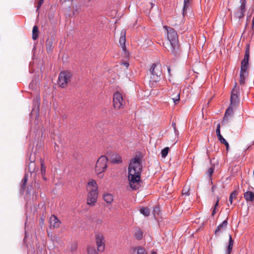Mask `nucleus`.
Masks as SVG:
<instances>
[{"label":"nucleus","mask_w":254,"mask_h":254,"mask_svg":"<svg viewBox=\"0 0 254 254\" xmlns=\"http://www.w3.org/2000/svg\"><path fill=\"white\" fill-rule=\"evenodd\" d=\"M141 159L139 158H134L130 161L128 169L129 185L132 190H138L141 187Z\"/></svg>","instance_id":"obj_1"},{"label":"nucleus","mask_w":254,"mask_h":254,"mask_svg":"<svg viewBox=\"0 0 254 254\" xmlns=\"http://www.w3.org/2000/svg\"><path fill=\"white\" fill-rule=\"evenodd\" d=\"M164 28L167 30V38L169 43H167L165 48L172 54L176 55L179 49L178 36L177 32L172 28L164 26Z\"/></svg>","instance_id":"obj_2"},{"label":"nucleus","mask_w":254,"mask_h":254,"mask_svg":"<svg viewBox=\"0 0 254 254\" xmlns=\"http://www.w3.org/2000/svg\"><path fill=\"white\" fill-rule=\"evenodd\" d=\"M250 46L247 44L246 48L245 54L244 59L241 62L240 84L241 85H244L245 79L248 75V69L249 60L250 58Z\"/></svg>","instance_id":"obj_3"},{"label":"nucleus","mask_w":254,"mask_h":254,"mask_svg":"<svg viewBox=\"0 0 254 254\" xmlns=\"http://www.w3.org/2000/svg\"><path fill=\"white\" fill-rule=\"evenodd\" d=\"M151 73L149 82L152 86L161 79V75L162 74V65L160 64H153L150 68Z\"/></svg>","instance_id":"obj_4"},{"label":"nucleus","mask_w":254,"mask_h":254,"mask_svg":"<svg viewBox=\"0 0 254 254\" xmlns=\"http://www.w3.org/2000/svg\"><path fill=\"white\" fill-rule=\"evenodd\" d=\"M108 158L105 156H101L97 161L95 166V172L99 178L103 177V172L107 168Z\"/></svg>","instance_id":"obj_5"},{"label":"nucleus","mask_w":254,"mask_h":254,"mask_svg":"<svg viewBox=\"0 0 254 254\" xmlns=\"http://www.w3.org/2000/svg\"><path fill=\"white\" fill-rule=\"evenodd\" d=\"M72 74L68 71H64L60 72L58 78V84L62 88H65L70 82Z\"/></svg>","instance_id":"obj_6"},{"label":"nucleus","mask_w":254,"mask_h":254,"mask_svg":"<svg viewBox=\"0 0 254 254\" xmlns=\"http://www.w3.org/2000/svg\"><path fill=\"white\" fill-rule=\"evenodd\" d=\"M95 239L98 251L100 253L104 252L105 248V240L103 235L100 233H96Z\"/></svg>","instance_id":"obj_7"},{"label":"nucleus","mask_w":254,"mask_h":254,"mask_svg":"<svg viewBox=\"0 0 254 254\" xmlns=\"http://www.w3.org/2000/svg\"><path fill=\"white\" fill-rule=\"evenodd\" d=\"M113 103L116 109H120L124 108L125 102L123 99L122 95L119 92H116L114 93Z\"/></svg>","instance_id":"obj_8"},{"label":"nucleus","mask_w":254,"mask_h":254,"mask_svg":"<svg viewBox=\"0 0 254 254\" xmlns=\"http://www.w3.org/2000/svg\"><path fill=\"white\" fill-rule=\"evenodd\" d=\"M239 87L237 86V83L232 91L230 98V105L237 106L239 102V98L238 96Z\"/></svg>","instance_id":"obj_9"},{"label":"nucleus","mask_w":254,"mask_h":254,"mask_svg":"<svg viewBox=\"0 0 254 254\" xmlns=\"http://www.w3.org/2000/svg\"><path fill=\"white\" fill-rule=\"evenodd\" d=\"M241 5L237 7L234 12L236 18H241L244 17L246 11V0H240Z\"/></svg>","instance_id":"obj_10"},{"label":"nucleus","mask_w":254,"mask_h":254,"mask_svg":"<svg viewBox=\"0 0 254 254\" xmlns=\"http://www.w3.org/2000/svg\"><path fill=\"white\" fill-rule=\"evenodd\" d=\"M98 192L97 190H89V194L87 196V203L90 205H94L96 202Z\"/></svg>","instance_id":"obj_11"},{"label":"nucleus","mask_w":254,"mask_h":254,"mask_svg":"<svg viewBox=\"0 0 254 254\" xmlns=\"http://www.w3.org/2000/svg\"><path fill=\"white\" fill-rule=\"evenodd\" d=\"M236 107V106L230 105L229 107L226 110L223 120L222 122L223 125H225L228 124L229 120L231 119L233 114V110Z\"/></svg>","instance_id":"obj_12"},{"label":"nucleus","mask_w":254,"mask_h":254,"mask_svg":"<svg viewBox=\"0 0 254 254\" xmlns=\"http://www.w3.org/2000/svg\"><path fill=\"white\" fill-rule=\"evenodd\" d=\"M227 219L228 218L224 220L222 222V223H221L218 226V227H217L215 231V235H218L219 233L222 232V231H224L226 229L228 225Z\"/></svg>","instance_id":"obj_13"},{"label":"nucleus","mask_w":254,"mask_h":254,"mask_svg":"<svg viewBox=\"0 0 254 254\" xmlns=\"http://www.w3.org/2000/svg\"><path fill=\"white\" fill-rule=\"evenodd\" d=\"M50 223L51 226L58 228L60 227L61 223L58 218L55 215H53L51 216L50 218Z\"/></svg>","instance_id":"obj_14"},{"label":"nucleus","mask_w":254,"mask_h":254,"mask_svg":"<svg viewBox=\"0 0 254 254\" xmlns=\"http://www.w3.org/2000/svg\"><path fill=\"white\" fill-rule=\"evenodd\" d=\"M126 31L122 30L121 33V37L119 40L120 45L124 51H126Z\"/></svg>","instance_id":"obj_15"},{"label":"nucleus","mask_w":254,"mask_h":254,"mask_svg":"<svg viewBox=\"0 0 254 254\" xmlns=\"http://www.w3.org/2000/svg\"><path fill=\"white\" fill-rule=\"evenodd\" d=\"M244 197L247 201H253L254 200V192L248 191L245 192Z\"/></svg>","instance_id":"obj_16"},{"label":"nucleus","mask_w":254,"mask_h":254,"mask_svg":"<svg viewBox=\"0 0 254 254\" xmlns=\"http://www.w3.org/2000/svg\"><path fill=\"white\" fill-rule=\"evenodd\" d=\"M110 161L113 163H120L122 162L121 157L117 154H115L112 155L110 158Z\"/></svg>","instance_id":"obj_17"},{"label":"nucleus","mask_w":254,"mask_h":254,"mask_svg":"<svg viewBox=\"0 0 254 254\" xmlns=\"http://www.w3.org/2000/svg\"><path fill=\"white\" fill-rule=\"evenodd\" d=\"M103 198L104 200L109 204H111L114 200V196L110 193L104 194Z\"/></svg>","instance_id":"obj_18"},{"label":"nucleus","mask_w":254,"mask_h":254,"mask_svg":"<svg viewBox=\"0 0 254 254\" xmlns=\"http://www.w3.org/2000/svg\"><path fill=\"white\" fill-rule=\"evenodd\" d=\"M192 0H184V7H183V14L185 15V14L187 12V10L190 5L192 2Z\"/></svg>","instance_id":"obj_19"},{"label":"nucleus","mask_w":254,"mask_h":254,"mask_svg":"<svg viewBox=\"0 0 254 254\" xmlns=\"http://www.w3.org/2000/svg\"><path fill=\"white\" fill-rule=\"evenodd\" d=\"M216 134L218 137V138L219 140L221 142V143H222L223 141H225V139L223 138L222 135L220 133V124H218L216 128Z\"/></svg>","instance_id":"obj_20"},{"label":"nucleus","mask_w":254,"mask_h":254,"mask_svg":"<svg viewBox=\"0 0 254 254\" xmlns=\"http://www.w3.org/2000/svg\"><path fill=\"white\" fill-rule=\"evenodd\" d=\"M229 245L227 247V253L228 254H230L232 252L233 246L234 244V241L232 239V236L231 235H229Z\"/></svg>","instance_id":"obj_21"},{"label":"nucleus","mask_w":254,"mask_h":254,"mask_svg":"<svg viewBox=\"0 0 254 254\" xmlns=\"http://www.w3.org/2000/svg\"><path fill=\"white\" fill-rule=\"evenodd\" d=\"M134 236L136 239L138 240H140L142 238L143 233L139 228H136L135 229Z\"/></svg>","instance_id":"obj_22"},{"label":"nucleus","mask_w":254,"mask_h":254,"mask_svg":"<svg viewBox=\"0 0 254 254\" xmlns=\"http://www.w3.org/2000/svg\"><path fill=\"white\" fill-rule=\"evenodd\" d=\"M39 36L38 27L37 26H34L32 30V39L34 40H36Z\"/></svg>","instance_id":"obj_23"},{"label":"nucleus","mask_w":254,"mask_h":254,"mask_svg":"<svg viewBox=\"0 0 254 254\" xmlns=\"http://www.w3.org/2000/svg\"><path fill=\"white\" fill-rule=\"evenodd\" d=\"M46 50L48 53L51 52L53 50V42L52 40H47L46 43Z\"/></svg>","instance_id":"obj_24"},{"label":"nucleus","mask_w":254,"mask_h":254,"mask_svg":"<svg viewBox=\"0 0 254 254\" xmlns=\"http://www.w3.org/2000/svg\"><path fill=\"white\" fill-rule=\"evenodd\" d=\"M140 212L145 216H148L150 215V211L147 207H143L140 209Z\"/></svg>","instance_id":"obj_25"},{"label":"nucleus","mask_w":254,"mask_h":254,"mask_svg":"<svg viewBox=\"0 0 254 254\" xmlns=\"http://www.w3.org/2000/svg\"><path fill=\"white\" fill-rule=\"evenodd\" d=\"M88 185L89 187H91L92 188L91 189H90V190H98L97 184L96 183V182L95 180H92L89 181L88 183Z\"/></svg>","instance_id":"obj_26"},{"label":"nucleus","mask_w":254,"mask_h":254,"mask_svg":"<svg viewBox=\"0 0 254 254\" xmlns=\"http://www.w3.org/2000/svg\"><path fill=\"white\" fill-rule=\"evenodd\" d=\"M87 254H99L93 246H88L87 248Z\"/></svg>","instance_id":"obj_27"},{"label":"nucleus","mask_w":254,"mask_h":254,"mask_svg":"<svg viewBox=\"0 0 254 254\" xmlns=\"http://www.w3.org/2000/svg\"><path fill=\"white\" fill-rule=\"evenodd\" d=\"M41 173L42 176H45L46 174V167L45 165L44 162L43 160H41Z\"/></svg>","instance_id":"obj_28"},{"label":"nucleus","mask_w":254,"mask_h":254,"mask_svg":"<svg viewBox=\"0 0 254 254\" xmlns=\"http://www.w3.org/2000/svg\"><path fill=\"white\" fill-rule=\"evenodd\" d=\"M238 195V192L236 190L233 191L230 194L229 197V202L230 204H232L233 199L236 198Z\"/></svg>","instance_id":"obj_29"},{"label":"nucleus","mask_w":254,"mask_h":254,"mask_svg":"<svg viewBox=\"0 0 254 254\" xmlns=\"http://www.w3.org/2000/svg\"><path fill=\"white\" fill-rule=\"evenodd\" d=\"M36 168V165L34 162L31 161L28 165V170L30 173L34 172Z\"/></svg>","instance_id":"obj_30"},{"label":"nucleus","mask_w":254,"mask_h":254,"mask_svg":"<svg viewBox=\"0 0 254 254\" xmlns=\"http://www.w3.org/2000/svg\"><path fill=\"white\" fill-rule=\"evenodd\" d=\"M169 151V148L168 147H166L162 149L161 152L162 157L165 158L167 156Z\"/></svg>","instance_id":"obj_31"},{"label":"nucleus","mask_w":254,"mask_h":254,"mask_svg":"<svg viewBox=\"0 0 254 254\" xmlns=\"http://www.w3.org/2000/svg\"><path fill=\"white\" fill-rule=\"evenodd\" d=\"M175 94L176 96L172 99L174 101V102L176 104L177 102H179L180 101V92L178 91H175Z\"/></svg>","instance_id":"obj_32"},{"label":"nucleus","mask_w":254,"mask_h":254,"mask_svg":"<svg viewBox=\"0 0 254 254\" xmlns=\"http://www.w3.org/2000/svg\"><path fill=\"white\" fill-rule=\"evenodd\" d=\"M27 182V176L25 175L21 181V189L24 190Z\"/></svg>","instance_id":"obj_33"},{"label":"nucleus","mask_w":254,"mask_h":254,"mask_svg":"<svg viewBox=\"0 0 254 254\" xmlns=\"http://www.w3.org/2000/svg\"><path fill=\"white\" fill-rule=\"evenodd\" d=\"M190 188L189 186H185L182 190L183 195H189Z\"/></svg>","instance_id":"obj_34"},{"label":"nucleus","mask_w":254,"mask_h":254,"mask_svg":"<svg viewBox=\"0 0 254 254\" xmlns=\"http://www.w3.org/2000/svg\"><path fill=\"white\" fill-rule=\"evenodd\" d=\"M219 201V197H218V196H217V200L215 204L214 208L213 210L212 213V215H214L216 213V211H215L216 207L218 205Z\"/></svg>","instance_id":"obj_35"},{"label":"nucleus","mask_w":254,"mask_h":254,"mask_svg":"<svg viewBox=\"0 0 254 254\" xmlns=\"http://www.w3.org/2000/svg\"><path fill=\"white\" fill-rule=\"evenodd\" d=\"M137 254H147V252L144 249L142 248H139L137 250Z\"/></svg>","instance_id":"obj_36"},{"label":"nucleus","mask_w":254,"mask_h":254,"mask_svg":"<svg viewBox=\"0 0 254 254\" xmlns=\"http://www.w3.org/2000/svg\"><path fill=\"white\" fill-rule=\"evenodd\" d=\"M77 249V245L76 244H73L70 247V251L71 252H75Z\"/></svg>","instance_id":"obj_37"},{"label":"nucleus","mask_w":254,"mask_h":254,"mask_svg":"<svg viewBox=\"0 0 254 254\" xmlns=\"http://www.w3.org/2000/svg\"><path fill=\"white\" fill-rule=\"evenodd\" d=\"M213 171H214V170L212 168H209V169L208 170V171L207 172L208 175L209 177H211L213 173Z\"/></svg>","instance_id":"obj_38"},{"label":"nucleus","mask_w":254,"mask_h":254,"mask_svg":"<svg viewBox=\"0 0 254 254\" xmlns=\"http://www.w3.org/2000/svg\"><path fill=\"white\" fill-rule=\"evenodd\" d=\"M219 190V188H218V187L216 186H213L211 188V191L212 192L214 193L215 191H218Z\"/></svg>","instance_id":"obj_39"},{"label":"nucleus","mask_w":254,"mask_h":254,"mask_svg":"<svg viewBox=\"0 0 254 254\" xmlns=\"http://www.w3.org/2000/svg\"><path fill=\"white\" fill-rule=\"evenodd\" d=\"M43 2H44V0H39V3L37 5L38 9H39L41 7V6L42 4L43 3Z\"/></svg>","instance_id":"obj_40"},{"label":"nucleus","mask_w":254,"mask_h":254,"mask_svg":"<svg viewBox=\"0 0 254 254\" xmlns=\"http://www.w3.org/2000/svg\"><path fill=\"white\" fill-rule=\"evenodd\" d=\"M222 143L224 144L225 145L226 147V149L228 150L229 146L227 141L225 140V141H223Z\"/></svg>","instance_id":"obj_41"},{"label":"nucleus","mask_w":254,"mask_h":254,"mask_svg":"<svg viewBox=\"0 0 254 254\" xmlns=\"http://www.w3.org/2000/svg\"><path fill=\"white\" fill-rule=\"evenodd\" d=\"M73 13L74 15L77 14L78 13V11L77 10H74L73 11Z\"/></svg>","instance_id":"obj_42"},{"label":"nucleus","mask_w":254,"mask_h":254,"mask_svg":"<svg viewBox=\"0 0 254 254\" xmlns=\"http://www.w3.org/2000/svg\"><path fill=\"white\" fill-rule=\"evenodd\" d=\"M123 64H124L126 67H127L128 66V65H129L128 63H126V62H125V63H123Z\"/></svg>","instance_id":"obj_43"},{"label":"nucleus","mask_w":254,"mask_h":254,"mask_svg":"<svg viewBox=\"0 0 254 254\" xmlns=\"http://www.w3.org/2000/svg\"><path fill=\"white\" fill-rule=\"evenodd\" d=\"M252 30L254 32V22L252 21Z\"/></svg>","instance_id":"obj_44"},{"label":"nucleus","mask_w":254,"mask_h":254,"mask_svg":"<svg viewBox=\"0 0 254 254\" xmlns=\"http://www.w3.org/2000/svg\"><path fill=\"white\" fill-rule=\"evenodd\" d=\"M168 71L169 74H170L171 68L169 66L168 67Z\"/></svg>","instance_id":"obj_45"},{"label":"nucleus","mask_w":254,"mask_h":254,"mask_svg":"<svg viewBox=\"0 0 254 254\" xmlns=\"http://www.w3.org/2000/svg\"><path fill=\"white\" fill-rule=\"evenodd\" d=\"M173 125V126L174 129L175 130H176V124H175V123L173 124V125Z\"/></svg>","instance_id":"obj_46"},{"label":"nucleus","mask_w":254,"mask_h":254,"mask_svg":"<svg viewBox=\"0 0 254 254\" xmlns=\"http://www.w3.org/2000/svg\"><path fill=\"white\" fill-rule=\"evenodd\" d=\"M40 223H42V224H43V223H44L43 219H42V218L40 219Z\"/></svg>","instance_id":"obj_47"},{"label":"nucleus","mask_w":254,"mask_h":254,"mask_svg":"<svg viewBox=\"0 0 254 254\" xmlns=\"http://www.w3.org/2000/svg\"><path fill=\"white\" fill-rule=\"evenodd\" d=\"M43 176V178L44 180H46V178L45 177V176Z\"/></svg>","instance_id":"obj_48"},{"label":"nucleus","mask_w":254,"mask_h":254,"mask_svg":"<svg viewBox=\"0 0 254 254\" xmlns=\"http://www.w3.org/2000/svg\"><path fill=\"white\" fill-rule=\"evenodd\" d=\"M151 254H157V253L155 252H153L151 253Z\"/></svg>","instance_id":"obj_49"},{"label":"nucleus","mask_w":254,"mask_h":254,"mask_svg":"<svg viewBox=\"0 0 254 254\" xmlns=\"http://www.w3.org/2000/svg\"><path fill=\"white\" fill-rule=\"evenodd\" d=\"M88 0V1H91L92 0Z\"/></svg>","instance_id":"obj_50"},{"label":"nucleus","mask_w":254,"mask_h":254,"mask_svg":"<svg viewBox=\"0 0 254 254\" xmlns=\"http://www.w3.org/2000/svg\"><path fill=\"white\" fill-rule=\"evenodd\" d=\"M253 144H254V141H253Z\"/></svg>","instance_id":"obj_51"}]
</instances>
